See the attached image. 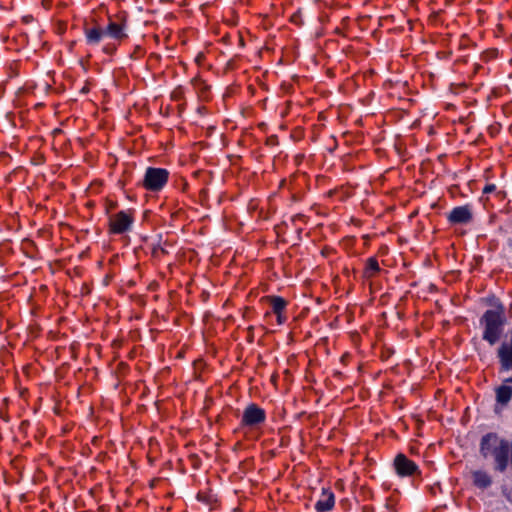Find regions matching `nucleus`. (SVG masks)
<instances>
[{
	"label": "nucleus",
	"mask_w": 512,
	"mask_h": 512,
	"mask_svg": "<svg viewBox=\"0 0 512 512\" xmlns=\"http://www.w3.org/2000/svg\"><path fill=\"white\" fill-rule=\"evenodd\" d=\"M480 453L484 458L492 455L495 460L494 469L504 472L508 467L509 457L512 458V443L500 439L495 433H488L481 439Z\"/></svg>",
	"instance_id": "1"
},
{
	"label": "nucleus",
	"mask_w": 512,
	"mask_h": 512,
	"mask_svg": "<svg viewBox=\"0 0 512 512\" xmlns=\"http://www.w3.org/2000/svg\"><path fill=\"white\" fill-rule=\"evenodd\" d=\"M485 322V331L483 338L491 345L495 344L502 332L504 317L501 311L488 310L483 316Z\"/></svg>",
	"instance_id": "2"
},
{
	"label": "nucleus",
	"mask_w": 512,
	"mask_h": 512,
	"mask_svg": "<svg viewBox=\"0 0 512 512\" xmlns=\"http://www.w3.org/2000/svg\"><path fill=\"white\" fill-rule=\"evenodd\" d=\"M168 171L161 168H148L143 180V186L147 190L159 191L168 180Z\"/></svg>",
	"instance_id": "3"
},
{
	"label": "nucleus",
	"mask_w": 512,
	"mask_h": 512,
	"mask_svg": "<svg viewBox=\"0 0 512 512\" xmlns=\"http://www.w3.org/2000/svg\"><path fill=\"white\" fill-rule=\"evenodd\" d=\"M132 218L127 213L121 211L110 217V229L113 233H123L130 227Z\"/></svg>",
	"instance_id": "4"
},
{
	"label": "nucleus",
	"mask_w": 512,
	"mask_h": 512,
	"mask_svg": "<svg viewBox=\"0 0 512 512\" xmlns=\"http://www.w3.org/2000/svg\"><path fill=\"white\" fill-rule=\"evenodd\" d=\"M264 419H265L264 410H262L261 408H259L256 405L252 404V405H249L245 409V411L243 413L242 422L246 425L253 426L258 423L263 422Z\"/></svg>",
	"instance_id": "5"
},
{
	"label": "nucleus",
	"mask_w": 512,
	"mask_h": 512,
	"mask_svg": "<svg viewBox=\"0 0 512 512\" xmlns=\"http://www.w3.org/2000/svg\"><path fill=\"white\" fill-rule=\"evenodd\" d=\"M394 466H395L397 473L400 476L412 475L417 469L416 464L413 461L409 460L403 454H398L395 457Z\"/></svg>",
	"instance_id": "6"
},
{
	"label": "nucleus",
	"mask_w": 512,
	"mask_h": 512,
	"mask_svg": "<svg viewBox=\"0 0 512 512\" xmlns=\"http://www.w3.org/2000/svg\"><path fill=\"white\" fill-rule=\"evenodd\" d=\"M105 35L116 40H123L127 38V33L125 32V20H110L107 28L105 29Z\"/></svg>",
	"instance_id": "7"
},
{
	"label": "nucleus",
	"mask_w": 512,
	"mask_h": 512,
	"mask_svg": "<svg viewBox=\"0 0 512 512\" xmlns=\"http://www.w3.org/2000/svg\"><path fill=\"white\" fill-rule=\"evenodd\" d=\"M448 219L454 224H465L472 219V213L468 206H460L450 212Z\"/></svg>",
	"instance_id": "8"
},
{
	"label": "nucleus",
	"mask_w": 512,
	"mask_h": 512,
	"mask_svg": "<svg viewBox=\"0 0 512 512\" xmlns=\"http://www.w3.org/2000/svg\"><path fill=\"white\" fill-rule=\"evenodd\" d=\"M498 355L504 369L508 370L512 368V339L509 343H504L501 345L498 351Z\"/></svg>",
	"instance_id": "9"
},
{
	"label": "nucleus",
	"mask_w": 512,
	"mask_h": 512,
	"mask_svg": "<svg viewBox=\"0 0 512 512\" xmlns=\"http://www.w3.org/2000/svg\"><path fill=\"white\" fill-rule=\"evenodd\" d=\"M472 478L474 485L481 489H485L492 484V479L489 474L482 470L473 471Z\"/></svg>",
	"instance_id": "10"
},
{
	"label": "nucleus",
	"mask_w": 512,
	"mask_h": 512,
	"mask_svg": "<svg viewBox=\"0 0 512 512\" xmlns=\"http://www.w3.org/2000/svg\"><path fill=\"white\" fill-rule=\"evenodd\" d=\"M334 506V495L331 492L323 491L322 498L316 503L318 512H326Z\"/></svg>",
	"instance_id": "11"
},
{
	"label": "nucleus",
	"mask_w": 512,
	"mask_h": 512,
	"mask_svg": "<svg viewBox=\"0 0 512 512\" xmlns=\"http://www.w3.org/2000/svg\"><path fill=\"white\" fill-rule=\"evenodd\" d=\"M512 397V387L503 384L496 388V401L497 403L505 406L508 404Z\"/></svg>",
	"instance_id": "12"
},
{
	"label": "nucleus",
	"mask_w": 512,
	"mask_h": 512,
	"mask_svg": "<svg viewBox=\"0 0 512 512\" xmlns=\"http://www.w3.org/2000/svg\"><path fill=\"white\" fill-rule=\"evenodd\" d=\"M85 35L88 43L97 44L102 39V37L105 36V30L99 26L86 28Z\"/></svg>",
	"instance_id": "13"
},
{
	"label": "nucleus",
	"mask_w": 512,
	"mask_h": 512,
	"mask_svg": "<svg viewBox=\"0 0 512 512\" xmlns=\"http://www.w3.org/2000/svg\"><path fill=\"white\" fill-rule=\"evenodd\" d=\"M267 300L271 304L275 314H279V312H282V310L286 306L285 300L280 297H275V296L267 297Z\"/></svg>",
	"instance_id": "14"
},
{
	"label": "nucleus",
	"mask_w": 512,
	"mask_h": 512,
	"mask_svg": "<svg viewBox=\"0 0 512 512\" xmlns=\"http://www.w3.org/2000/svg\"><path fill=\"white\" fill-rule=\"evenodd\" d=\"M379 271V264L374 258H370L367 262V266L364 271V275L367 278H370L375 275Z\"/></svg>",
	"instance_id": "15"
},
{
	"label": "nucleus",
	"mask_w": 512,
	"mask_h": 512,
	"mask_svg": "<svg viewBox=\"0 0 512 512\" xmlns=\"http://www.w3.org/2000/svg\"><path fill=\"white\" fill-rule=\"evenodd\" d=\"M495 189H496V186L494 184H488L484 187L483 193L488 194V193L495 191Z\"/></svg>",
	"instance_id": "16"
},
{
	"label": "nucleus",
	"mask_w": 512,
	"mask_h": 512,
	"mask_svg": "<svg viewBox=\"0 0 512 512\" xmlns=\"http://www.w3.org/2000/svg\"><path fill=\"white\" fill-rule=\"evenodd\" d=\"M158 251H161V253L165 254V253H168V250L167 248L165 247H155L153 249V255L154 257H158Z\"/></svg>",
	"instance_id": "17"
},
{
	"label": "nucleus",
	"mask_w": 512,
	"mask_h": 512,
	"mask_svg": "<svg viewBox=\"0 0 512 512\" xmlns=\"http://www.w3.org/2000/svg\"><path fill=\"white\" fill-rule=\"evenodd\" d=\"M277 319H278V322L281 324L283 321L281 312H279V314H277Z\"/></svg>",
	"instance_id": "18"
},
{
	"label": "nucleus",
	"mask_w": 512,
	"mask_h": 512,
	"mask_svg": "<svg viewBox=\"0 0 512 512\" xmlns=\"http://www.w3.org/2000/svg\"><path fill=\"white\" fill-rule=\"evenodd\" d=\"M505 383H512V377L505 380Z\"/></svg>",
	"instance_id": "19"
}]
</instances>
